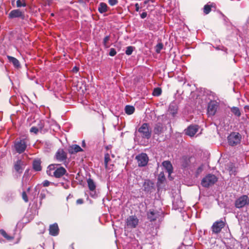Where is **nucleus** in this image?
<instances>
[{
    "mask_svg": "<svg viewBox=\"0 0 249 249\" xmlns=\"http://www.w3.org/2000/svg\"><path fill=\"white\" fill-rule=\"evenodd\" d=\"M28 140L26 138L17 139L14 142V148L19 154L24 152L27 146Z\"/></svg>",
    "mask_w": 249,
    "mask_h": 249,
    "instance_id": "f257e3e1",
    "label": "nucleus"
},
{
    "mask_svg": "<svg viewBox=\"0 0 249 249\" xmlns=\"http://www.w3.org/2000/svg\"><path fill=\"white\" fill-rule=\"evenodd\" d=\"M217 181L216 177L212 174L206 176L201 181V185L204 187H209L213 185Z\"/></svg>",
    "mask_w": 249,
    "mask_h": 249,
    "instance_id": "f03ea898",
    "label": "nucleus"
},
{
    "mask_svg": "<svg viewBox=\"0 0 249 249\" xmlns=\"http://www.w3.org/2000/svg\"><path fill=\"white\" fill-rule=\"evenodd\" d=\"M241 135L237 132H232L228 137L229 145L234 146L238 144L241 142Z\"/></svg>",
    "mask_w": 249,
    "mask_h": 249,
    "instance_id": "7ed1b4c3",
    "label": "nucleus"
},
{
    "mask_svg": "<svg viewBox=\"0 0 249 249\" xmlns=\"http://www.w3.org/2000/svg\"><path fill=\"white\" fill-rule=\"evenodd\" d=\"M249 204V198L248 196L244 195L237 198L234 202L235 207L237 208H242Z\"/></svg>",
    "mask_w": 249,
    "mask_h": 249,
    "instance_id": "20e7f679",
    "label": "nucleus"
},
{
    "mask_svg": "<svg viewBox=\"0 0 249 249\" xmlns=\"http://www.w3.org/2000/svg\"><path fill=\"white\" fill-rule=\"evenodd\" d=\"M138 132L141 134L142 138L148 139L151 137V133L149 129V125L147 123L143 124L139 128Z\"/></svg>",
    "mask_w": 249,
    "mask_h": 249,
    "instance_id": "39448f33",
    "label": "nucleus"
},
{
    "mask_svg": "<svg viewBox=\"0 0 249 249\" xmlns=\"http://www.w3.org/2000/svg\"><path fill=\"white\" fill-rule=\"evenodd\" d=\"M225 222L222 220H220L214 222L211 227L213 233L218 234L220 233L222 229L224 227Z\"/></svg>",
    "mask_w": 249,
    "mask_h": 249,
    "instance_id": "423d86ee",
    "label": "nucleus"
},
{
    "mask_svg": "<svg viewBox=\"0 0 249 249\" xmlns=\"http://www.w3.org/2000/svg\"><path fill=\"white\" fill-rule=\"evenodd\" d=\"M162 213L157 210L150 209L147 212V218L150 221H154L156 220L160 216H161Z\"/></svg>",
    "mask_w": 249,
    "mask_h": 249,
    "instance_id": "0eeeda50",
    "label": "nucleus"
},
{
    "mask_svg": "<svg viewBox=\"0 0 249 249\" xmlns=\"http://www.w3.org/2000/svg\"><path fill=\"white\" fill-rule=\"evenodd\" d=\"M139 166L143 167L147 165L148 157L145 153H141L136 157Z\"/></svg>",
    "mask_w": 249,
    "mask_h": 249,
    "instance_id": "6e6552de",
    "label": "nucleus"
},
{
    "mask_svg": "<svg viewBox=\"0 0 249 249\" xmlns=\"http://www.w3.org/2000/svg\"><path fill=\"white\" fill-rule=\"evenodd\" d=\"M198 129L199 126L198 125H190L185 129V134L190 137H193L198 131Z\"/></svg>",
    "mask_w": 249,
    "mask_h": 249,
    "instance_id": "1a4fd4ad",
    "label": "nucleus"
},
{
    "mask_svg": "<svg viewBox=\"0 0 249 249\" xmlns=\"http://www.w3.org/2000/svg\"><path fill=\"white\" fill-rule=\"evenodd\" d=\"M126 223L127 227L135 228L138 224L139 219L135 216H129L127 218Z\"/></svg>",
    "mask_w": 249,
    "mask_h": 249,
    "instance_id": "9d476101",
    "label": "nucleus"
},
{
    "mask_svg": "<svg viewBox=\"0 0 249 249\" xmlns=\"http://www.w3.org/2000/svg\"><path fill=\"white\" fill-rule=\"evenodd\" d=\"M218 105L215 102H211L208 106L207 113L209 116H213L217 110Z\"/></svg>",
    "mask_w": 249,
    "mask_h": 249,
    "instance_id": "9b49d317",
    "label": "nucleus"
},
{
    "mask_svg": "<svg viewBox=\"0 0 249 249\" xmlns=\"http://www.w3.org/2000/svg\"><path fill=\"white\" fill-rule=\"evenodd\" d=\"M181 166L184 170H190L191 171L193 169L190 165V160L186 157H184L181 159Z\"/></svg>",
    "mask_w": 249,
    "mask_h": 249,
    "instance_id": "f8f14e48",
    "label": "nucleus"
},
{
    "mask_svg": "<svg viewBox=\"0 0 249 249\" xmlns=\"http://www.w3.org/2000/svg\"><path fill=\"white\" fill-rule=\"evenodd\" d=\"M66 170L63 167H59L58 164H56V167L53 173V177L60 178L66 173Z\"/></svg>",
    "mask_w": 249,
    "mask_h": 249,
    "instance_id": "ddd939ff",
    "label": "nucleus"
},
{
    "mask_svg": "<svg viewBox=\"0 0 249 249\" xmlns=\"http://www.w3.org/2000/svg\"><path fill=\"white\" fill-rule=\"evenodd\" d=\"M55 158L58 161H63L67 159V154L63 149H59L55 154Z\"/></svg>",
    "mask_w": 249,
    "mask_h": 249,
    "instance_id": "4468645a",
    "label": "nucleus"
},
{
    "mask_svg": "<svg viewBox=\"0 0 249 249\" xmlns=\"http://www.w3.org/2000/svg\"><path fill=\"white\" fill-rule=\"evenodd\" d=\"M23 165V162L21 160H18L14 164V168L16 172L21 173L24 169Z\"/></svg>",
    "mask_w": 249,
    "mask_h": 249,
    "instance_id": "2eb2a0df",
    "label": "nucleus"
},
{
    "mask_svg": "<svg viewBox=\"0 0 249 249\" xmlns=\"http://www.w3.org/2000/svg\"><path fill=\"white\" fill-rule=\"evenodd\" d=\"M59 232V228L56 223L51 225L49 228V233L52 236L58 235Z\"/></svg>",
    "mask_w": 249,
    "mask_h": 249,
    "instance_id": "dca6fc26",
    "label": "nucleus"
},
{
    "mask_svg": "<svg viewBox=\"0 0 249 249\" xmlns=\"http://www.w3.org/2000/svg\"><path fill=\"white\" fill-rule=\"evenodd\" d=\"M23 16V14L19 9H15L12 10L9 14V18H19Z\"/></svg>",
    "mask_w": 249,
    "mask_h": 249,
    "instance_id": "f3484780",
    "label": "nucleus"
},
{
    "mask_svg": "<svg viewBox=\"0 0 249 249\" xmlns=\"http://www.w3.org/2000/svg\"><path fill=\"white\" fill-rule=\"evenodd\" d=\"M162 165L168 173L169 176H170L173 172V166L171 162L167 160L164 161L162 162Z\"/></svg>",
    "mask_w": 249,
    "mask_h": 249,
    "instance_id": "a211bd4d",
    "label": "nucleus"
},
{
    "mask_svg": "<svg viewBox=\"0 0 249 249\" xmlns=\"http://www.w3.org/2000/svg\"><path fill=\"white\" fill-rule=\"evenodd\" d=\"M7 57L9 62L12 63L15 68H19L20 67L19 61L17 58L10 55H7Z\"/></svg>",
    "mask_w": 249,
    "mask_h": 249,
    "instance_id": "6ab92c4d",
    "label": "nucleus"
},
{
    "mask_svg": "<svg viewBox=\"0 0 249 249\" xmlns=\"http://www.w3.org/2000/svg\"><path fill=\"white\" fill-rule=\"evenodd\" d=\"M215 8V4L213 3L209 2L204 5L203 11L205 15L208 14L212 10V8Z\"/></svg>",
    "mask_w": 249,
    "mask_h": 249,
    "instance_id": "aec40b11",
    "label": "nucleus"
},
{
    "mask_svg": "<svg viewBox=\"0 0 249 249\" xmlns=\"http://www.w3.org/2000/svg\"><path fill=\"white\" fill-rule=\"evenodd\" d=\"M55 167H56V164H55L49 165L47 169V174L50 177H53V173L54 172Z\"/></svg>",
    "mask_w": 249,
    "mask_h": 249,
    "instance_id": "412c9836",
    "label": "nucleus"
},
{
    "mask_svg": "<svg viewBox=\"0 0 249 249\" xmlns=\"http://www.w3.org/2000/svg\"><path fill=\"white\" fill-rule=\"evenodd\" d=\"M163 131V127L162 124L160 123L156 124L154 128V132L156 134H160Z\"/></svg>",
    "mask_w": 249,
    "mask_h": 249,
    "instance_id": "4be33fe9",
    "label": "nucleus"
},
{
    "mask_svg": "<svg viewBox=\"0 0 249 249\" xmlns=\"http://www.w3.org/2000/svg\"><path fill=\"white\" fill-rule=\"evenodd\" d=\"M82 151L83 149L81 147L77 144L72 145L69 149V152L71 154L76 153Z\"/></svg>",
    "mask_w": 249,
    "mask_h": 249,
    "instance_id": "5701e85b",
    "label": "nucleus"
},
{
    "mask_svg": "<svg viewBox=\"0 0 249 249\" xmlns=\"http://www.w3.org/2000/svg\"><path fill=\"white\" fill-rule=\"evenodd\" d=\"M178 111V107L177 105L175 103H172L169 107V113L172 115L173 116H174L177 113Z\"/></svg>",
    "mask_w": 249,
    "mask_h": 249,
    "instance_id": "b1692460",
    "label": "nucleus"
},
{
    "mask_svg": "<svg viewBox=\"0 0 249 249\" xmlns=\"http://www.w3.org/2000/svg\"><path fill=\"white\" fill-rule=\"evenodd\" d=\"M98 10L99 13L103 14L107 11L108 6L106 3L101 2L99 5Z\"/></svg>",
    "mask_w": 249,
    "mask_h": 249,
    "instance_id": "393cba45",
    "label": "nucleus"
},
{
    "mask_svg": "<svg viewBox=\"0 0 249 249\" xmlns=\"http://www.w3.org/2000/svg\"><path fill=\"white\" fill-rule=\"evenodd\" d=\"M87 183L89 189L90 191L95 190L96 185L93 179L90 178H88L87 179Z\"/></svg>",
    "mask_w": 249,
    "mask_h": 249,
    "instance_id": "a878e982",
    "label": "nucleus"
},
{
    "mask_svg": "<svg viewBox=\"0 0 249 249\" xmlns=\"http://www.w3.org/2000/svg\"><path fill=\"white\" fill-rule=\"evenodd\" d=\"M228 170L231 176L235 175L236 168L232 163H230L227 165Z\"/></svg>",
    "mask_w": 249,
    "mask_h": 249,
    "instance_id": "bb28decb",
    "label": "nucleus"
},
{
    "mask_svg": "<svg viewBox=\"0 0 249 249\" xmlns=\"http://www.w3.org/2000/svg\"><path fill=\"white\" fill-rule=\"evenodd\" d=\"M33 169L36 171H40L41 170V166L40 161L38 160H35L33 163Z\"/></svg>",
    "mask_w": 249,
    "mask_h": 249,
    "instance_id": "cd10ccee",
    "label": "nucleus"
},
{
    "mask_svg": "<svg viewBox=\"0 0 249 249\" xmlns=\"http://www.w3.org/2000/svg\"><path fill=\"white\" fill-rule=\"evenodd\" d=\"M124 110L127 114L131 115L135 111V107L132 106L127 105L125 107Z\"/></svg>",
    "mask_w": 249,
    "mask_h": 249,
    "instance_id": "c85d7f7f",
    "label": "nucleus"
},
{
    "mask_svg": "<svg viewBox=\"0 0 249 249\" xmlns=\"http://www.w3.org/2000/svg\"><path fill=\"white\" fill-rule=\"evenodd\" d=\"M231 111L235 116L240 117L241 116V112L238 107H233L231 108Z\"/></svg>",
    "mask_w": 249,
    "mask_h": 249,
    "instance_id": "c756f323",
    "label": "nucleus"
},
{
    "mask_svg": "<svg viewBox=\"0 0 249 249\" xmlns=\"http://www.w3.org/2000/svg\"><path fill=\"white\" fill-rule=\"evenodd\" d=\"M0 233L4 237H5L6 239L8 240H10L11 239H12L13 238V237L12 236H9L8 235L7 233L6 232V231L3 230H0Z\"/></svg>",
    "mask_w": 249,
    "mask_h": 249,
    "instance_id": "7c9ffc66",
    "label": "nucleus"
},
{
    "mask_svg": "<svg viewBox=\"0 0 249 249\" xmlns=\"http://www.w3.org/2000/svg\"><path fill=\"white\" fill-rule=\"evenodd\" d=\"M110 160V155L109 154L107 153L105 155V166L106 168H107V165L109 161Z\"/></svg>",
    "mask_w": 249,
    "mask_h": 249,
    "instance_id": "2f4dec72",
    "label": "nucleus"
},
{
    "mask_svg": "<svg viewBox=\"0 0 249 249\" xmlns=\"http://www.w3.org/2000/svg\"><path fill=\"white\" fill-rule=\"evenodd\" d=\"M204 168V165L201 164L197 168L195 173V176L196 177H197L199 174L203 171Z\"/></svg>",
    "mask_w": 249,
    "mask_h": 249,
    "instance_id": "473e14b6",
    "label": "nucleus"
},
{
    "mask_svg": "<svg viewBox=\"0 0 249 249\" xmlns=\"http://www.w3.org/2000/svg\"><path fill=\"white\" fill-rule=\"evenodd\" d=\"M134 49V47L133 46H128L126 47V51H125V53L128 55H130L132 53V52H133Z\"/></svg>",
    "mask_w": 249,
    "mask_h": 249,
    "instance_id": "72a5a7b5",
    "label": "nucleus"
},
{
    "mask_svg": "<svg viewBox=\"0 0 249 249\" xmlns=\"http://www.w3.org/2000/svg\"><path fill=\"white\" fill-rule=\"evenodd\" d=\"M110 39V36H105L103 39V44L106 48L109 47V45L108 44V41Z\"/></svg>",
    "mask_w": 249,
    "mask_h": 249,
    "instance_id": "f704fd0d",
    "label": "nucleus"
},
{
    "mask_svg": "<svg viewBox=\"0 0 249 249\" xmlns=\"http://www.w3.org/2000/svg\"><path fill=\"white\" fill-rule=\"evenodd\" d=\"M161 93V90L160 88L155 89L153 91V95L154 96H159Z\"/></svg>",
    "mask_w": 249,
    "mask_h": 249,
    "instance_id": "c9c22d12",
    "label": "nucleus"
},
{
    "mask_svg": "<svg viewBox=\"0 0 249 249\" xmlns=\"http://www.w3.org/2000/svg\"><path fill=\"white\" fill-rule=\"evenodd\" d=\"M17 6L18 7H25L26 4L25 2H22L21 0H18L17 1Z\"/></svg>",
    "mask_w": 249,
    "mask_h": 249,
    "instance_id": "e433bc0d",
    "label": "nucleus"
},
{
    "mask_svg": "<svg viewBox=\"0 0 249 249\" xmlns=\"http://www.w3.org/2000/svg\"><path fill=\"white\" fill-rule=\"evenodd\" d=\"M30 131L36 134L39 131V129L36 126H33L30 128Z\"/></svg>",
    "mask_w": 249,
    "mask_h": 249,
    "instance_id": "4c0bfd02",
    "label": "nucleus"
},
{
    "mask_svg": "<svg viewBox=\"0 0 249 249\" xmlns=\"http://www.w3.org/2000/svg\"><path fill=\"white\" fill-rule=\"evenodd\" d=\"M13 193H8L7 194V196L4 198V200L7 201H10L13 198Z\"/></svg>",
    "mask_w": 249,
    "mask_h": 249,
    "instance_id": "58836bf2",
    "label": "nucleus"
},
{
    "mask_svg": "<svg viewBox=\"0 0 249 249\" xmlns=\"http://www.w3.org/2000/svg\"><path fill=\"white\" fill-rule=\"evenodd\" d=\"M108 2L110 6H113L118 3V0H108Z\"/></svg>",
    "mask_w": 249,
    "mask_h": 249,
    "instance_id": "ea45409f",
    "label": "nucleus"
},
{
    "mask_svg": "<svg viewBox=\"0 0 249 249\" xmlns=\"http://www.w3.org/2000/svg\"><path fill=\"white\" fill-rule=\"evenodd\" d=\"M163 48V44L162 43H159L156 45V52L159 53L161 50Z\"/></svg>",
    "mask_w": 249,
    "mask_h": 249,
    "instance_id": "a19ab883",
    "label": "nucleus"
},
{
    "mask_svg": "<svg viewBox=\"0 0 249 249\" xmlns=\"http://www.w3.org/2000/svg\"><path fill=\"white\" fill-rule=\"evenodd\" d=\"M22 197L25 202H27L28 201V196L26 195V192L24 191H23L22 193Z\"/></svg>",
    "mask_w": 249,
    "mask_h": 249,
    "instance_id": "79ce46f5",
    "label": "nucleus"
},
{
    "mask_svg": "<svg viewBox=\"0 0 249 249\" xmlns=\"http://www.w3.org/2000/svg\"><path fill=\"white\" fill-rule=\"evenodd\" d=\"M116 53H117V52L115 49L111 48L110 49L109 54L111 56H114V55H115L116 54Z\"/></svg>",
    "mask_w": 249,
    "mask_h": 249,
    "instance_id": "37998d69",
    "label": "nucleus"
},
{
    "mask_svg": "<svg viewBox=\"0 0 249 249\" xmlns=\"http://www.w3.org/2000/svg\"><path fill=\"white\" fill-rule=\"evenodd\" d=\"M90 196L93 198H96L97 197V194L95 190L90 191Z\"/></svg>",
    "mask_w": 249,
    "mask_h": 249,
    "instance_id": "c03bdc74",
    "label": "nucleus"
},
{
    "mask_svg": "<svg viewBox=\"0 0 249 249\" xmlns=\"http://www.w3.org/2000/svg\"><path fill=\"white\" fill-rule=\"evenodd\" d=\"M51 183V182H50L48 180H45L42 182V185L44 187H47L50 185V184Z\"/></svg>",
    "mask_w": 249,
    "mask_h": 249,
    "instance_id": "a18cd8bd",
    "label": "nucleus"
},
{
    "mask_svg": "<svg viewBox=\"0 0 249 249\" xmlns=\"http://www.w3.org/2000/svg\"><path fill=\"white\" fill-rule=\"evenodd\" d=\"M147 13L145 12H142L141 15H140V16H141V18H142V19H143L144 18H145L146 17H147Z\"/></svg>",
    "mask_w": 249,
    "mask_h": 249,
    "instance_id": "49530a36",
    "label": "nucleus"
},
{
    "mask_svg": "<svg viewBox=\"0 0 249 249\" xmlns=\"http://www.w3.org/2000/svg\"><path fill=\"white\" fill-rule=\"evenodd\" d=\"M135 10L137 11V12H139V10H140V7L139 6V4L138 3H136L135 4Z\"/></svg>",
    "mask_w": 249,
    "mask_h": 249,
    "instance_id": "de8ad7c7",
    "label": "nucleus"
},
{
    "mask_svg": "<svg viewBox=\"0 0 249 249\" xmlns=\"http://www.w3.org/2000/svg\"><path fill=\"white\" fill-rule=\"evenodd\" d=\"M83 203V200L82 199H78L76 200V203L77 204H81Z\"/></svg>",
    "mask_w": 249,
    "mask_h": 249,
    "instance_id": "09e8293b",
    "label": "nucleus"
},
{
    "mask_svg": "<svg viewBox=\"0 0 249 249\" xmlns=\"http://www.w3.org/2000/svg\"><path fill=\"white\" fill-rule=\"evenodd\" d=\"M165 179L163 174H160L159 176V179L162 181Z\"/></svg>",
    "mask_w": 249,
    "mask_h": 249,
    "instance_id": "8fccbe9b",
    "label": "nucleus"
},
{
    "mask_svg": "<svg viewBox=\"0 0 249 249\" xmlns=\"http://www.w3.org/2000/svg\"><path fill=\"white\" fill-rule=\"evenodd\" d=\"M78 70H79V68L76 66H75L72 69V71L74 72H77L78 71Z\"/></svg>",
    "mask_w": 249,
    "mask_h": 249,
    "instance_id": "3c124183",
    "label": "nucleus"
},
{
    "mask_svg": "<svg viewBox=\"0 0 249 249\" xmlns=\"http://www.w3.org/2000/svg\"><path fill=\"white\" fill-rule=\"evenodd\" d=\"M62 185L64 187V188L65 189H68L69 188V185L67 184L65 185V184L64 183H62Z\"/></svg>",
    "mask_w": 249,
    "mask_h": 249,
    "instance_id": "603ef678",
    "label": "nucleus"
},
{
    "mask_svg": "<svg viewBox=\"0 0 249 249\" xmlns=\"http://www.w3.org/2000/svg\"><path fill=\"white\" fill-rule=\"evenodd\" d=\"M31 187H28L27 189V192H29L30 191Z\"/></svg>",
    "mask_w": 249,
    "mask_h": 249,
    "instance_id": "864d4df0",
    "label": "nucleus"
},
{
    "mask_svg": "<svg viewBox=\"0 0 249 249\" xmlns=\"http://www.w3.org/2000/svg\"><path fill=\"white\" fill-rule=\"evenodd\" d=\"M41 196H42V198H44L45 197V195H43L42 194H41Z\"/></svg>",
    "mask_w": 249,
    "mask_h": 249,
    "instance_id": "5fc2aeb1",
    "label": "nucleus"
},
{
    "mask_svg": "<svg viewBox=\"0 0 249 249\" xmlns=\"http://www.w3.org/2000/svg\"><path fill=\"white\" fill-rule=\"evenodd\" d=\"M51 16H54V14L53 13H52L51 14Z\"/></svg>",
    "mask_w": 249,
    "mask_h": 249,
    "instance_id": "6e6d98bb",
    "label": "nucleus"
},
{
    "mask_svg": "<svg viewBox=\"0 0 249 249\" xmlns=\"http://www.w3.org/2000/svg\"><path fill=\"white\" fill-rule=\"evenodd\" d=\"M25 178V175H24V176L23 177V180Z\"/></svg>",
    "mask_w": 249,
    "mask_h": 249,
    "instance_id": "4d7b16f0",
    "label": "nucleus"
},
{
    "mask_svg": "<svg viewBox=\"0 0 249 249\" xmlns=\"http://www.w3.org/2000/svg\"><path fill=\"white\" fill-rule=\"evenodd\" d=\"M147 2L146 1H144V3L146 4Z\"/></svg>",
    "mask_w": 249,
    "mask_h": 249,
    "instance_id": "13d9d810",
    "label": "nucleus"
},
{
    "mask_svg": "<svg viewBox=\"0 0 249 249\" xmlns=\"http://www.w3.org/2000/svg\"><path fill=\"white\" fill-rule=\"evenodd\" d=\"M248 249H249V248Z\"/></svg>",
    "mask_w": 249,
    "mask_h": 249,
    "instance_id": "bf43d9fd",
    "label": "nucleus"
}]
</instances>
